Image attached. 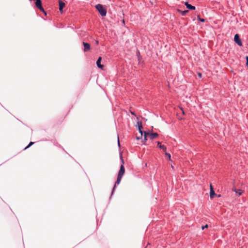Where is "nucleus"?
Listing matches in <instances>:
<instances>
[{
	"instance_id": "nucleus-23",
	"label": "nucleus",
	"mask_w": 248,
	"mask_h": 248,
	"mask_svg": "<svg viewBox=\"0 0 248 248\" xmlns=\"http://www.w3.org/2000/svg\"><path fill=\"white\" fill-rule=\"evenodd\" d=\"M131 113L132 115H135V113L134 112L131 111Z\"/></svg>"
},
{
	"instance_id": "nucleus-17",
	"label": "nucleus",
	"mask_w": 248,
	"mask_h": 248,
	"mask_svg": "<svg viewBox=\"0 0 248 248\" xmlns=\"http://www.w3.org/2000/svg\"><path fill=\"white\" fill-rule=\"evenodd\" d=\"M165 155L166 156H167V157H168L169 159L170 160V155L169 153H165Z\"/></svg>"
},
{
	"instance_id": "nucleus-12",
	"label": "nucleus",
	"mask_w": 248,
	"mask_h": 248,
	"mask_svg": "<svg viewBox=\"0 0 248 248\" xmlns=\"http://www.w3.org/2000/svg\"><path fill=\"white\" fill-rule=\"evenodd\" d=\"M138 124L139 125V132L140 133L141 136H142V134H143V132H142V131L141 130V128H142L141 123V122H140V123L138 122Z\"/></svg>"
},
{
	"instance_id": "nucleus-4",
	"label": "nucleus",
	"mask_w": 248,
	"mask_h": 248,
	"mask_svg": "<svg viewBox=\"0 0 248 248\" xmlns=\"http://www.w3.org/2000/svg\"><path fill=\"white\" fill-rule=\"evenodd\" d=\"M234 41L235 42V43L238 44V45H239V46H242V42H241V41L239 38V36L238 34H236L234 35Z\"/></svg>"
},
{
	"instance_id": "nucleus-8",
	"label": "nucleus",
	"mask_w": 248,
	"mask_h": 248,
	"mask_svg": "<svg viewBox=\"0 0 248 248\" xmlns=\"http://www.w3.org/2000/svg\"><path fill=\"white\" fill-rule=\"evenodd\" d=\"M210 196L211 198H212L216 195V193L214 190V188H213V187L212 184H210Z\"/></svg>"
},
{
	"instance_id": "nucleus-21",
	"label": "nucleus",
	"mask_w": 248,
	"mask_h": 248,
	"mask_svg": "<svg viewBox=\"0 0 248 248\" xmlns=\"http://www.w3.org/2000/svg\"><path fill=\"white\" fill-rule=\"evenodd\" d=\"M198 76L199 77V78H201L202 77V74L201 73H198Z\"/></svg>"
},
{
	"instance_id": "nucleus-22",
	"label": "nucleus",
	"mask_w": 248,
	"mask_h": 248,
	"mask_svg": "<svg viewBox=\"0 0 248 248\" xmlns=\"http://www.w3.org/2000/svg\"><path fill=\"white\" fill-rule=\"evenodd\" d=\"M181 110H182V111L183 114H184H184H185L184 110H183V109L182 108H181Z\"/></svg>"
},
{
	"instance_id": "nucleus-20",
	"label": "nucleus",
	"mask_w": 248,
	"mask_h": 248,
	"mask_svg": "<svg viewBox=\"0 0 248 248\" xmlns=\"http://www.w3.org/2000/svg\"><path fill=\"white\" fill-rule=\"evenodd\" d=\"M246 58L247 60L246 65L248 66V56H246Z\"/></svg>"
},
{
	"instance_id": "nucleus-10",
	"label": "nucleus",
	"mask_w": 248,
	"mask_h": 248,
	"mask_svg": "<svg viewBox=\"0 0 248 248\" xmlns=\"http://www.w3.org/2000/svg\"><path fill=\"white\" fill-rule=\"evenodd\" d=\"M185 4L187 8H188L190 10H195V6H192L191 4H189L187 2H185Z\"/></svg>"
},
{
	"instance_id": "nucleus-15",
	"label": "nucleus",
	"mask_w": 248,
	"mask_h": 248,
	"mask_svg": "<svg viewBox=\"0 0 248 248\" xmlns=\"http://www.w3.org/2000/svg\"><path fill=\"white\" fill-rule=\"evenodd\" d=\"M233 190L236 193H238L239 196H240L242 194L241 190L240 189H234Z\"/></svg>"
},
{
	"instance_id": "nucleus-16",
	"label": "nucleus",
	"mask_w": 248,
	"mask_h": 248,
	"mask_svg": "<svg viewBox=\"0 0 248 248\" xmlns=\"http://www.w3.org/2000/svg\"><path fill=\"white\" fill-rule=\"evenodd\" d=\"M34 144V142H30V143H29V144L25 148V149H26L27 148H28L29 147H30L31 145H33Z\"/></svg>"
},
{
	"instance_id": "nucleus-7",
	"label": "nucleus",
	"mask_w": 248,
	"mask_h": 248,
	"mask_svg": "<svg viewBox=\"0 0 248 248\" xmlns=\"http://www.w3.org/2000/svg\"><path fill=\"white\" fill-rule=\"evenodd\" d=\"M101 61H102V58L101 57H99L98 58V60H97L96 65L98 68H99L100 69H103L104 66H103V65L101 64Z\"/></svg>"
},
{
	"instance_id": "nucleus-24",
	"label": "nucleus",
	"mask_w": 248,
	"mask_h": 248,
	"mask_svg": "<svg viewBox=\"0 0 248 248\" xmlns=\"http://www.w3.org/2000/svg\"><path fill=\"white\" fill-rule=\"evenodd\" d=\"M118 144H119V145H120V142H119V138H118Z\"/></svg>"
},
{
	"instance_id": "nucleus-9",
	"label": "nucleus",
	"mask_w": 248,
	"mask_h": 248,
	"mask_svg": "<svg viewBox=\"0 0 248 248\" xmlns=\"http://www.w3.org/2000/svg\"><path fill=\"white\" fill-rule=\"evenodd\" d=\"M158 134L157 133H150L149 134V137L151 140H153L157 137Z\"/></svg>"
},
{
	"instance_id": "nucleus-19",
	"label": "nucleus",
	"mask_w": 248,
	"mask_h": 248,
	"mask_svg": "<svg viewBox=\"0 0 248 248\" xmlns=\"http://www.w3.org/2000/svg\"><path fill=\"white\" fill-rule=\"evenodd\" d=\"M208 225L207 224H206L205 226H202V229L203 230L204 228H208Z\"/></svg>"
},
{
	"instance_id": "nucleus-18",
	"label": "nucleus",
	"mask_w": 248,
	"mask_h": 248,
	"mask_svg": "<svg viewBox=\"0 0 248 248\" xmlns=\"http://www.w3.org/2000/svg\"><path fill=\"white\" fill-rule=\"evenodd\" d=\"M198 18L202 22H204L205 21V20L203 18H201L199 16H198Z\"/></svg>"
},
{
	"instance_id": "nucleus-5",
	"label": "nucleus",
	"mask_w": 248,
	"mask_h": 248,
	"mask_svg": "<svg viewBox=\"0 0 248 248\" xmlns=\"http://www.w3.org/2000/svg\"><path fill=\"white\" fill-rule=\"evenodd\" d=\"M83 45L84 46V51L87 52L90 50V45L89 43L83 42Z\"/></svg>"
},
{
	"instance_id": "nucleus-14",
	"label": "nucleus",
	"mask_w": 248,
	"mask_h": 248,
	"mask_svg": "<svg viewBox=\"0 0 248 248\" xmlns=\"http://www.w3.org/2000/svg\"><path fill=\"white\" fill-rule=\"evenodd\" d=\"M178 12L180 13L181 14V15L183 16H184L186 15V14L188 12V10H185V11H181L180 10H178Z\"/></svg>"
},
{
	"instance_id": "nucleus-1",
	"label": "nucleus",
	"mask_w": 248,
	"mask_h": 248,
	"mask_svg": "<svg viewBox=\"0 0 248 248\" xmlns=\"http://www.w3.org/2000/svg\"><path fill=\"white\" fill-rule=\"evenodd\" d=\"M121 158L122 160V164L121 165V166L120 167V170L118 172L117 179L116 182V184H118V185L120 184V183L122 180V178L123 177V176L124 174V172H125V169H124V166L123 165V164H124V161L122 158V155H121Z\"/></svg>"
},
{
	"instance_id": "nucleus-6",
	"label": "nucleus",
	"mask_w": 248,
	"mask_h": 248,
	"mask_svg": "<svg viewBox=\"0 0 248 248\" xmlns=\"http://www.w3.org/2000/svg\"><path fill=\"white\" fill-rule=\"evenodd\" d=\"M59 10L61 12V13H62V9H63V7H65V3H64L61 0H59Z\"/></svg>"
},
{
	"instance_id": "nucleus-25",
	"label": "nucleus",
	"mask_w": 248,
	"mask_h": 248,
	"mask_svg": "<svg viewBox=\"0 0 248 248\" xmlns=\"http://www.w3.org/2000/svg\"><path fill=\"white\" fill-rule=\"evenodd\" d=\"M217 197H220V195H217Z\"/></svg>"
},
{
	"instance_id": "nucleus-13",
	"label": "nucleus",
	"mask_w": 248,
	"mask_h": 248,
	"mask_svg": "<svg viewBox=\"0 0 248 248\" xmlns=\"http://www.w3.org/2000/svg\"><path fill=\"white\" fill-rule=\"evenodd\" d=\"M157 143L159 148L162 149L164 151H166V147L164 145H161V143L159 141H157Z\"/></svg>"
},
{
	"instance_id": "nucleus-26",
	"label": "nucleus",
	"mask_w": 248,
	"mask_h": 248,
	"mask_svg": "<svg viewBox=\"0 0 248 248\" xmlns=\"http://www.w3.org/2000/svg\"><path fill=\"white\" fill-rule=\"evenodd\" d=\"M137 140H140V138H139V137H137Z\"/></svg>"
},
{
	"instance_id": "nucleus-2",
	"label": "nucleus",
	"mask_w": 248,
	"mask_h": 248,
	"mask_svg": "<svg viewBox=\"0 0 248 248\" xmlns=\"http://www.w3.org/2000/svg\"><path fill=\"white\" fill-rule=\"evenodd\" d=\"M95 8L102 16H104L106 15L107 10L103 7L102 5L98 4L95 6Z\"/></svg>"
},
{
	"instance_id": "nucleus-3",
	"label": "nucleus",
	"mask_w": 248,
	"mask_h": 248,
	"mask_svg": "<svg viewBox=\"0 0 248 248\" xmlns=\"http://www.w3.org/2000/svg\"><path fill=\"white\" fill-rule=\"evenodd\" d=\"M35 5L39 10L43 12L45 15L46 14L42 6V2L41 0H36Z\"/></svg>"
},
{
	"instance_id": "nucleus-11",
	"label": "nucleus",
	"mask_w": 248,
	"mask_h": 248,
	"mask_svg": "<svg viewBox=\"0 0 248 248\" xmlns=\"http://www.w3.org/2000/svg\"><path fill=\"white\" fill-rule=\"evenodd\" d=\"M144 140L143 141V142L144 144H145V142L147 140V137L149 136V132H144Z\"/></svg>"
}]
</instances>
